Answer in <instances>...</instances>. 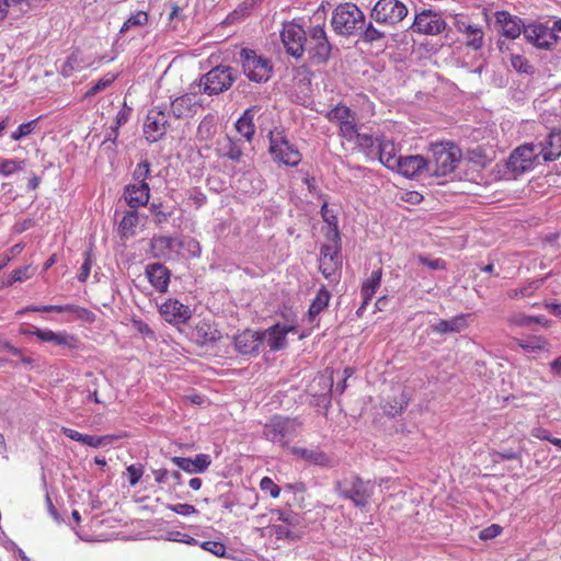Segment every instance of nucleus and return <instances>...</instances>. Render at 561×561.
<instances>
[{
  "label": "nucleus",
  "mask_w": 561,
  "mask_h": 561,
  "mask_svg": "<svg viewBox=\"0 0 561 561\" xmlns=\"http://www.w3.org/2000/svg\"><path fill=\"white\" fill-rule=\"evenodd\" d=\"M318 113L323 114L329 122L339 121L340 124L342 121H346L355 116V113L348 106L342 103H339L336 106L330 111H327L325 113H323V111H318Z\"/></svg>",
  "instance_id": "nucleus-38"
},
{
  "label": "nucleus",
  "mask_w": 561,
  "mask_h": 561,
  "mask_svg": "<svg viewBox=\"0 0 561 561\" xmlns=\"http://www.w3.org/2000/svg\"><path fill=\"white\" fill-rule=\"evenodd\" d=\"M91 264H92V262H91L90 253L85 251L84 252V262L82 263L80 273L78 274L79 282L83 283L87 280V278L90 275Z\"/></svg>",
  "instance_id": "nucleus-60"
},
{
  "label": "nucleus",
  "mask_w": 561,
  "mask_h": 561,
  "mask_svg": "<svg viewBox=\"0 0 561 561\" xmlns=\"http://www.w3.org/2000/svg\"><path fill=\"white\" fill-rule=\"evenodd\" d=\"M308 34L309 32H306L301 25L295 22L285 23L280 32V38L286 53L296 59L301 58Z\"/></svg>",
  "instance_id": "nucleus-10"
},
{
  "label": "nucleus",
  "mask_w": 561,
  "mask_h": 561,
  "mask_svg": "<svg viewBox=\"0 0 561 561\" xmlns=\"http://www.w3.org/2000/svg\"><path fill=\"white\" fill-rule=\"evenodd\" d=\"M34 274V270L31 266H22L11 272L9 275L5 286H11L15 282H24L28 278H31Z\"/></svg>",
  "instance_id": "nucleus-45"
},
{
  "label": "nucleus",
  "mask_w": 561,
  "mask_h": 561,
  "mask_svg": "<svg viewBox=\"0 0 561 561\" xmlns=\"http://www.w3.org/2000/svg\"><path fill=\"white\" fill-rule=\"evenodd\" d=\"M201 547L206 550V551H209L211 552L213 554L217 556V557H224L225 553H226V547L224 543L219 542V541H204Z\"/></svg>",
  "instance_id": "nucleus-56"
},
{
  "label": "nucleus",
  "mask_w": 561,
  "mask_h": 561,
  "mask_svg": "<svg viewBox=\"0 0 561 561\" xmlns=\"http://www.w3.org/2000/svg\"><path fill=\"white\" fill-rule=\"evenodd\" d=\"M237 77L238 71L234 68L219 65L201 77L198 87H203V92L208 95H217L227 91Z\"/></svg>",
  "instance_id": "nucleus-7"
},
{
  "label": "nucleus",
  "mask_w": 561,
  "mask_h": 561,
  "mask_svg": "<svg viewBox=\"0 0 561 561\" xmlns=\"http://www.w3.org/2000/svg\"><path fill=\"white\" fill-rule=\"evenodd\" d=\"M331 25L339 35H355L365 26V14L354 3H342L334 9Z\"/></svg>",
  "instance_id": "nucleus-4"
},
{
  "label": "nucleus",
  "mask_w": 561,
  "mask_h": 561,
  "mask_svg": "<svg viewBox=\"0 0 561 561\" xmlns=\"http://www.w3.org/2000/svg\"><path fill=\"white\" fill-rule=\"evenodd\" d=\"M123 199L130 207L129 210L138 211L140 206V186L138 184H128L125 187Z\"/></svg>",
  "instance_id": "nucleus-42"
},
{
  "label": "nucleus",
  "mask_w": 561,
  "mask_h": 561,
  "mask_svg": "<svg viewBox=\"0 0 561 561\" xmlns=\"http://www.w3.org/2000/svg\"><path fill=\"white\" fill-rule=\"evenodd\" d=\"M186 245L187 250L191 252L193 256H199L201 254V245L199 242L193 238H188L187 240H180L179 248Z\"/></svg>",
  "instance_id": "nucleus-61"
},
{
  "label": "nucleus",
  "mask_w": 561,
  "mask_h": 561,
  "mask_svg": "<svg viewBox=\"0 0 561 561\" xmlns=\"http://www.w3.org/2000/svg\"><path fill=\"white\" fill-rule=\"evenodd\" d=\"M543 161H556L561 157V129L552 128L546 139L536 145Z\"/></svg>",
  "instance_id": "nucleus-17"
},
{
  "label": "nucleus",
  "mask_w": 561,
  "mask_h": 561,
  "mask_svg": "<svg viewBox=\"0 0 561 561\" xmlns=\"http://www.w3.org/2000/svg\"><path fill=\"white\" fill-rule=\"evenodd\" d=\"M139 221L137 210H127L118 225V233L121 239L127 241L136 236V229Z\"/></svg>",
  "instance_id": "nucleus-34"
},
{
  "label": "nucleus",
  "mask_w": 561,
  "mask_h": 561,
  "mask_svg": "<svg viewBox=\"0 0 561 561\" xmlns=\"http://www.w3.org/2000/svg\"><path fill=\"white\" fill-rule=\"evenodd\" d=\"M142 195L146 196V201H142V207H147L150 215L152 216L153 221L157 225H162L168 221V219L172 215V209L170 206L164 205L160 201L150 202V188L149 185L142 180L141 184Z\"/></svg>",
  "instance_id": "nucleus-19"
},
{
  "label": "nucleus",
  "mask_w": 561,
  "mask_h": 561,
  "mask_svg": "<svg viewBox=\"0 0 561 561\" xmlns=\"http://www.w3.org/2000/svg\"><path fill=\"white\" fill-rule=\"evenodd\" d=\"M259 111V105H252L248 107L236 123V129L248 141L252 140L255 134L254 117Z\"/></svg>",
  "instance_id": "nucleus-26"
},
{
  "label": "nucleus",
  "mask_w": 561,
  "mask_h": 561,
  "mask_svg": "<svg viewBox=\"0 0 561 561\" xmlns=\"http://www.w3.org/2000/svg\"><path fill=\"white\" fill-rule=\"evenodd\" d=\"M193 337L198 345L204 346L219 341L220 333L209 321L203 320L196 324Z\"/></svg>",
  "instance_id": "nucleus-27"
},
{
  "label": "nucleus",
  "mask_w": 561,
  "mask_h": 561,
  "mask_svg": "<svg viewBox=\"0 0 561 561\" xmlns=\"http://www.w3.org/2000/svg\"><path fill=\"white\" fill-rule=\"evenodd\" d=\"M396 170L405 178H414L422 172H427L428 160L423 156L399 157Z\"/></svg>",
  "instance_id": "nucleus-20"
},
{
  "label": "nucleus",
  "mask_w": 561,
  "mask_h": 561,
  "mask_svg": "<svg viewBox=\"0 0 561 561\" xmlns=\"http://www.w3.org/2000/svg\"><path fill=\"white\" fill-rule=\"evenodd\" d=\"M523 454V449L519 448L517 450L514 449H503L501 451L494 453V461H503V460H516L520 459Z\"/></svg>",
  "instance_id": "nucleus-55"
},
{
  "label": "nucleus",
  "mask_w": 561,
  "mask_h": 561,
  "mask_svg": "<svg viewBox=\"0 0 561 561\" xmlns=\"http://www.w3.org/2000/svg\"><path fill=\"white\" fill-rule=\"evenodd\" d=\"M540 285L541 280H533L524 287L510 289L507 291V296L511 299H516L519 297H529L533 295L535 290H537L540 287Z\"/></svg>",
  "instance_id": "nucleus-44"
},
{
  "label": "nucleus",
  "mask_w": 561,
  "mask_h": 561,
  "mask_svg": "<svg viewBox=\"0 0 561 561\" xmlns=\"http://www.w3.org/2000/svg\"><path fill=\"white\" fill-rule=\"evenodd\" d=\"M28 334L35 335L43 342H51L56 345H68L73 346L75 339L67 333H56L50 330H41L38 328H34L32 331L27 332Z\"/></svg>",
  "instance_id": "nucleus-32"
},
{
  "label": "nucleus",
  "mask_w": 561,
  "mask_h": 561,
  "mask_svg": "<svg viewBox=\"0 0 561 561\" xmlns=\"http://www.w3.org/2000/svg\"><path fill=\"white\" fill-rule=\"evenodd\" d=\"M359 38L370 45H376L385 49L387 47V35L385 32L377 28L371 22L366 23L363 28H359Z\"/></svg>",
  "instance_id": "nucleus-31"
},
{
  "label": "nucleus",
  "mask_w": 561,
  "mask_h": 561,
  "mask_svg": "<svg viewBox=\"0 0 561 561\" xmlns=\"http://www.w3.org/2000/svg\"><path fill=\"white\" fill-rule=\"evenodd\" d=\"M340 265L339 252L331 245L323 244L320 250L319 268L325 278H330Z\"/></svg>",
  "instance_id": "nucleus-24"
},
{
  "label": "nucleus",
  "mask_w": 561,
  "mask_h": 561,
  "mask_svg": "<svg viewBox=\"0 0 561 561\" xmlns=\"http://www.w3.org/2000/svg\"><path fill=\"white\" fill-rule=\"evenodd\" d=\"M320 214L323 221L328 224L330 230L333 232L334 238L340 239L337 216L332 209L329 208L328 202H324L321 205Z\"/></svg>",
  "instance_id": "nucleus-43"
},
{
  "label": "nucleus",
  "mask_w": 561,
  "mask_h": 561,
  "mask_svg": "<svg viewBox=\"0 0 561 561\" xmlns=\"http://www.w3.org/2000/svg\"><path fill=\"white\" fill-rule=\"evenodd\" d=\"M496 23L502 27L505 37L516 39L524 34L527 24L517 15H512L507 11H497L495 13Z\"/></svg>",
  "instance_id": "nucleus-18"
},
{
  "label": "nucleus",
  "mask_w": 561,
  "mask_h": 561,
  "mask_svg": "<svg viewBox=\"0 0 561 561\" xmlns=\"http://www.w3.org/2000/svg\"><path fill=\"white\" fill-rule=\"evenodd\" d=\"M116 79L115 75L107 73L103 78H101L96 83H94L85 93L84 98H92L99 92L103 91L107 87H110Z\"/></svg>",
  "instance_id": "nucleus-47"
},
{
  "label": "nucleus",
  "mask_w": 561,
  "mask_h": 561,
  "mask_svg": "<svg viewBox=\"0 0 561 561\" xmlns=\"http://www.w3.org/2000/svg\"><path fill=\"white\" fill-rule=\"evenodd\" d=\"M38 121H39V117L32 119L27 123L21 124L18 127V129L11 134V139L16 141V140H20V139L33 134L37 126Z\"/></svg>",
  "instance_id": "nucleus-49"
},
{
  "label": "nucleus",
  "mask_w": 561,
  "mask_h": 561,
  "mask_svg": "<svg viewBox=\"0 0 561 561\" xmlns=\"http://www.w3.org/2000/svg\"><path fill=\"white\" fill-rule=\"evenodd\" d=\"M179 239L172 237H158L151 240V253L153 256L164 255L165 250L179 247Z\"/></svg>",
  "instance_id": "nucleus-37"
},
{
  "label": "nucleus",
  "mask_w": 561,
  "mask_h": 561,
  "mask_svg": "<svg viewBox=\"0 0 561 561\" xmlns=\"http://www.w3.org/2000/svg\"><path fill=\"white\" fill-rule=\"evenodd\" d=\"M539 153L534 144H524L515 148L510 154L506 165L515 175L531 170L538 160Z\"/></svg>",
  "instance_id": "nucleus-11"
},
{
  "label": "nucleus",
  "mask_w": 561,
  "mask_h": 561,
  "mask_svg": "<svg viewBox=\"0 0 561 561\" xmlns=\"http://www.w3.org/2000/svg\"><path fill=\"white\" fill-rule=\"evenodd\" d=\"M511 323L517 327H531L533 324L548 325L549 320L543 316H526L524 313H516L511 317Z\"/></svg>",
  "instance_id": "nucleus-41"
},
{
  "label": "nucleus",
  "mask_w": 561,
  "mask_h": 561,
  "mask_svg": "<svg viewBox=\"0 0 561 561\" xmlns=\"http://www.w3.org/2000/svg\"><path fill=\"white\" fill-rule=\"evenodd\" d=\"M81 69V65H80V61H79V55L77 53H72L68 58L67 60H65V62L62 64L61 68H60V73L68 78L70 76H72V73L77 70H80Z\"/></svg>",
  "instance_id": "nucleus-48"
},
{
  "label": "nucleus",
  "mask_w": 561,
  "mask_h": 561,
  "mask_svg": "<svg viewBox=\"0 0 561 561\" xmlns=\"http://www.w3.org/2000/svg\"><path fill=\"white\" fill-rule=\"evenodd\" d=\"M24 161L15 159H0V175L9 176L23 169Z\"/></svg>",
  "instance_id": "nucleus-46"
},
{
  "label": "nucleus",
  "mask_w": 561,
  "mask_h": 561,
  "mask_svg": "<svg viewBox=\"0 0 561 561\" xmlns=\"http://www.w3.org/2000/svg\"><path fill=\"white\" fill-rule=\"evenodd\" d=\"M276 513L278 515V520L285 523L286 526L295 527L300 525L302 520V517L298 513H295L293 511L277 510Z\"/></svg>",
  "instance_id": "nucleus-52"
},
{
  "label": "nucleus",
  "mask_w": 561,
  "mask_h": 561,
  "mask_svg": "<svg viewBox=\"0 0 561 561\" xmlns=\"http://www.w3.org/2000/svg\"><path fill=\"white\" fill-rule=\"evenodd\" d=\"M290 451L293 455H295L312 465L321 466V467H331L332 466L331 458L325 453L320 450L319 448L308 449V448H302V447H293L290 449Z\"/></svg>",
  "instance_id": "nucleus-29"
},
{
  "label": "nucleus",
  "mask_w": 561,
  "mask_h": 561,
  "mask_svg": "<svg viewBox=\"0 0 561 561\" xmlns=\"http://www.w3.org/2000/svg\"><path fill=\"white\" fill-rule=\"evenodd\" d=\"M172 462L181 470L188 473H201L208 469L211 463V459L207 454H198L194 459L186 457H173Z\"/></svg>",
  "instance_id": "nucleus-23"
},
{
  "label": "nucleus",
  "mask_w": 561,
  "mask_h": 561,
  "mask_svg": "<svg viewBox=\"0 0 561 561\" xmlns=\"http://www.w3.org/2000/svg\"><path fill=\"white\" fill-rule=\"evenodd\" d=\"M461 158L460 148L451 141L431 144L426 158L427 172L434 176H445L455 171Z\"/></svg>",
  "instance_id": "nucleus-1"
},
{
  "label": "nucleus",
  "mask_w": 561,
  "mask_h": 561,
  "mask_svg": "<svg viewBox=\"0 0 561 561\" xmlns=\"http://www.w3.org/2000/svg\"><path fill=\"white\" fill-rule=\"evenodd\" d=\"M308 35L305 51L309 54L310 61L313 65H325L331 57L332 46L324 27L317 25L309 31Z\"/></svg>",
  "instance_id": "nucleus-8"
},
{
  "label": "nucleus",
  "mask_w": 561,
  "mask_h": 561,
  "mask_svg": "<svg viewBox=\"0 0 561 561\" xmlns=\"http://www.w3.org/2000/svg\"><path fill=\"white\" fill-rule=\"evenodd\" d=\"M547 342L541 337H536L534 341L520 342L519 346L527 352H536L542 350Z\"/></svg>",
  "instance_id": "nucleus-59"
},
{
  "label": "nucleus",
  "mask_w": 561,
  "mask_h": 561,
  "mask_svg": "<svg viewBox=\"0 0 561 561\" xmlns=\"http://www.w3.org/2000/svg\"><path fill=\"white\" fill-rule=\"evenodd\" d=\"M270 146L268 152L274 161L288 167H296L301 161V153L298 148L289 141L283 128L275 127L267 135Z\"/></svg>",
  "instance_id": "nucleus-5"
},
{
  "label": "nucleus",
  "mask_w": 561,
  "mask_h": 561,
  "mask_svg": "<svg viewBox=\"0 0 561 561\" xmlns=\"http://www.w3.org/2000/svg\"><path fill=\"white\" fill-rule=\"evenodd\" d=\"M113 439V436L105 435V436H95V435H87L84 434L82 438V444L87 446H91L94 448H99L102 446L107 445Z\"/></svg>",
  "instance_id": "nucleus-53"
},
{
  "label": "nucleus",
  "mask_w": 561,
  "mask_h": 561,
  "mask_svg": "<svg viewBox=\"0 0 561 561\" xmlns=\"http://www.w3.org/2000/svg\"><path fill=\"white\" fill-rule=\"evenodd\" d=\"M408 12L407 5L399 0H378L370 11V18L378 24L396 25Z\"/></svg>",
  "instance_id": "nucleus-9"
},
{
  "label": "nucleus",
  "mask_w": 561,
  "mask_h": 561,
  "mask_svg": "<svg viewBox=\"0 0 561 561\" xmlns=\"http://www.w3.org/2000/svg\"><path fill=\"white\" fill-rule=\"evenodd\" d=\"M222 157H226L234 162H239L243 152L238 140H233L230 137H226L225 142L220 148Z\"/></svg>",
  "instance_id": "nucleus-40"
},
{
  "label": "nucleus",
  "mask_w": 561,
  "mask_h": 561,
  "mask_svg": "<svg viewBox=\"0 0 561 561\" xmlns=\"http://www.w3.org/2000/svg\"><path fill=\"white\" fill-rule=\"evenodd\" d=\"M65 307L68 308L65 312H72L77 316V318L83 321L91 323L95 319V314L87 308L79 307L76 305H65Z\"/></svg>",
  "instance_id": "nucleus-54"
},
{
  "label": "nucleus",
  "mask_w": 561,
  "mask_h": 561,
  "mask_svg": "<svg viewBox=\"0 0 561 561\" xmlns=\"http://www.w3.org/2000/svg\"><path fill=\"white\" fill-rule=\"evenodd\" d=\"M352 119L342 121L340 124V136L343 138H346L348 140H352L356 137L358 130L355 123V116L351 117Z\"/></svg>",
  "instance_id": "nucleus-51"
},
{
  "label": "nucleus",
  "mask_w": 561,
  "mask_h": 561,
  "mask_svg": "<svg viewBox=\"0 0 561 561\" xmlns=\"http://www.w3.org/2000/svg\"><path fill=\"white\" fill-rule=\"evenodd\" d=\"M409 403V397L404 392H401L399 396L393 397L391 400L387 401L382 405V410L385 414L388 416L394 417L403 412Z\"/></svg>",
  "instance_id": "nucleus-36"
},
{
  "label": "nucleus",
  "mask_w": 561,
  "mask_h": 561,
  "mask_svg": "<svg viewBox=\"0 0 561 561\" xmlns=\"http://www.w3.org/2000/svg\"><path fill=\"white\" fill-rule=\"evenodd\" d=\"M260 488L262 491H268L271 496L276 499L279 496L280 488L274 483V481L268 478L264 477L260 482Z\"/></svg>",
  "instance_id": "nucleus-58"
},
{
  "label": "nucleus",
  "mask_w": 561,
  "mask_h": 561,
  "mask_svg": "<svg viewBox=\"0 0 561 561\" xmlns=\"http://www.w3.org/2000/svg\"><path fill=\"white\" fill-rule=\"evenodd\" d=\"M468 325L465 314L453 317L449 320L440 319L438 322L431 324L430 330L433 333L449 334L459 333Z\"/></svg>",
  "instance_id": "nucleus-25"
},
{
  "label": "nucleus",
  "mask_w": 561,
  "mask_h": 561,
  "mask_svg": "<svg viewBox=\"0 0 561 561\" xmlns=\"http://www.w3.org/2000/svg\"><path fill=\"white\" fill-rule=\"evenodd\" d=\"M170 510L183 516L198 513V511L193 505L186 503L170 505Z\"/></svg>",
  "instance_id": "nucleus-63"
},
{
  "label": "nucleus",
  "mask_w": 561,
  "mask_h": 561,
  "mask_svg": "<svg viewBox=\"0 0 561 561\" xmlns=\"http://www.w3.org/2000/svg\"><path fill=\"white\" fill-rule=\"evenodd\" d=\"M202 107V102L196 93H185L171 102V111L178 118L188 116L197 112Z\"/></svg>",
  "instance_id": "nucleus-21"
},
{
  "label": "nucleus",
  "mask_w": 561,
  "mask_h": 561,
  "mask_svg": "<svg viewBox=\"0 0 561 561\" xmlns=\"http://www.w3.org/2000/svg\"><path fill=\"white\" fill-rule=\"evenodd\" d=\"M333 489L339 497L352 502L355 507L363 508L374 493V483L362 479L356 473H350L336 480Z\"/></svg>",
  "instance_id": "nucleus-2"
},
{
  "label": "nucleus",
  "mask_w": 561,
  "mask_h": 561,
  "mask_svg": "<svg viewBox=\"0 0 561 561\" xmlns=\"http://www.w3.org/2000/svg\"><path fill=\"white\" fill-rule=\"evenodd\" d=\"M417 260L422 265L433 271L446 268V262L442 259H428L427 256L419 255Z\"/></svg>",
  "instance_id": "nucleus-57"
},
{
  "label": "nucleus",
  "mask_w": 561,
  "mask_h": 561,
  "mask_svg": "<svg viewBox=\"0 0 561 561\" xmlns=\"http://www.w3.org/2000/svg\"><path fill=\"white\" fill-rule=\"evenodd\" d=\"M239 61L245 77L253 82H267L273 73V65L271 59L256 55L249 48H242L239 53Z\"/></svg>",
  "instance_id": "nucleus-6"
},
{
  "label": "nucleus",
  "mask_w": 561,
  "mask_h": 561,
  "mask_svg": "<svg viewBox=\"0 0 561 561\" xmlns=\"http://www.w3.org/2000/svg\"><path fill=\"white\" fill-rule=\"evenodd\" d=\"M274 528H275V534H276L277 538H286V539H291V540H296V539L300 538L299 535L291 531L288 528V526L276 525V526H274Z\"/></svg>",
  "instance_id": "nucleus-62"
},
{
  "label": "nucleus",
  "mask_w": 561,
  "mask_h": 561,
  "mask_svg": "<svg viewBox=\"0 0 561 561\" xmlns=\"http://www.w3.org/2000/svg\"><path fill=\"white\" fill-rule=\"evenodd\" d=\"M291 330V328L280 327L279 324H275L262 334V342L266 340L270 348L272 351H279L286 346V334Z\"/></svg>",
  "instance_id": "nucleus-28"
},
{
  "label": "nucleus",
  "mask_w": 561,
  "mask_h": 561,
  "mask_svg": "<svg viewBox=\"0 0 561 561\" xmlns=\"http://www.w3.org/2000/svg\"><path fill=\"white\" fill-rule=\"evenodd\" d=\"M159 311L163 319L172 324L186 323L192 317L190 307L178 299H168L159 307Z\"/></svg>",
  "instance_id": "nucleus-15"
},
{
  "label": "nucleus",
  "mask_w": 561,
  "mask_h": 561,
  "mask_svg": "<svg viewBox=\"0 0 561 561\" xmlns=\"http://www.w3.org/2000/svg\"><path fill=\"white\" fill-rule=\"evenodd\" d=\"M146 276L159 293H165L170 282V271L162 263H151L146 266Z\"/></svg>",
  "instance_id": "nucleus-22"
},
{
  "label": "nucleus",
  "mask_w": 561,
  "mask_h": 561,
  "mask_svg": "<svg viewBox=\"0 0 561 561\" xmlns=\"http://www.w3.org/2000/svg\"><path fill=\"white\" fill-rule=\"evenodd\" d=\"M502 533V527L500 525L493 524L480 533V538L482 540L493 539L497 537Z\"/></svg>",
  "instance_id": "nucleus-64"
},
{
  "label": "nucleus",
  "mask_w": 561,
  "mask_h": 561,
  "mask_svg": "<svg viewBox=\"0 0 561 561\" xmlns=\"http://www.w3.org/2000/svg\"><path fill=\"white\" fill-rule=\"evenodd\" d=\"M167 108V106H156L149 111L142 128V133L148 141L154 142L165 135L168 124Z\"/></svg>",
  "instance_id": "nucleus-14"
},
{
  "label": "nucleus",
  "mask_w": 561,
  "mask_h": 561,
  "mask_svg": "<svg viewBox=\"0 0 561 561\" xmlns=\"http://www.w3.org/2000/svg\"><path fill=\"white\" fill-rule=\"evenodd\" d=\"M301 426L302 422L298 417L276 414L264 424L262 435L265 439L285 448L298 436Z\"/></svg>",
  "instance_id": "nucleus-3"
},
{
  "label": "nucleus",
  "mask_w": 561,
  "mask_h": 561,
  "mask_svg": "<svg viewBox=\"0 0 561 561\" xmlns=\"http://www.w3.org/2000/svg\"><path fill=\"white\" fill-rule=\"evenodd\" d=\"M455 26L458 30V32L468 35V47L478 50L483 46V32L480 27L471 25L470 23L461 19L456 20Z\"/></svg>",
  "instance_id": "nucleus-30"
},
{
  "label": "nucleus",
  "mask_w": 561,
  "mask_h": 561,
  "mask_svg": "<svg viewBox=\"0 0 561 561\" xmlns=\"http://www.w3.org/2000/svg\"><path fill=\"white\" fill-rule=\"evenodd\" d=\"M524 37L527 43L543 50H551L559 39V36L554 33L553 25L549 27L540 22L527 24L524 30Z\"/></svg>",
  "instance_id": "nucleus-12"
},
{
  "label": "nucleus",
  "mask_w": 561,
  "mask_h": 561,
  "mask_svg": "<svg viewBox=\"0 0 561 561\" xmlns=\"http://www.w3.org/2000/svg\"><path fill=\"white\" fill-rule=\"evenodd\" d=\"M511 65L519 73H527V75L534 73V67L522 55H514L513 54L511 56Z\"/></svg>",
  "instance_id": "nucleus-50"
},
{
  "label": "nucleus",
  "mask_w": 561,
  "mask_h": 561,
  "mask_svg": "<svg viewBox=\"0 0 561 561\" xmlns=\"http://www.w3.org/2000/svg\"><path fill=\"white\" fill-rule=\"evenodd\" d=\"M382 270L373 271L370 277L362 286V295L366 300H370L376 294L381 283Z\"/></svg>",
  "instance_id": "nucleus-39"
},
{
  "label": "nucleus",
  "mask_w": 561,
  "mask_h": 561,
  "mask_svg": "<svg viewBox=\"0 0 561 561\" xmlns=\"http://www.w3.org/2000/svg\"><path fill=\"white\" fill-rule=\"evenodd\" d=\"M331 293L324 285L318 290L316 298L312 300L308 314L310 319H314L322 310H324L330 301Z\"/></svg>",
  "instance_id": "nucleus-35"
},
{
  "label": "nucleus",
  "mask_w": 561,
  "mask_h": 561,
  "mask_svg": "<svg viewBox=\"0 0 561 561\" xmlns=\"http://www.w3.org/2000/svg\"><path fill=\"white\" fill-rule=\"evenodd\" d=\"M379 161L388 169L396 170L399 157L394 152V144L390 140H379L377 151Z\"/></svg>",
  "instance_id": "nucleus-33"
},
{
  "label": "nucleus",
  "mask_w": 561,
  "mask_h": 561,
  "mask_svg": "<svg viewBox=\"0 0 561 561\" xmlns=\"http://www.w3.org/2000/svg\"><path fill=\"white\" fill-rule=\"evenodd\" d=\"M262 344V334L261 332L253 330H244L243 332L237 334L233 337V345L237 352L241 355H252L255 356L260 352V346Z\"/></svg>",
  "instance_id": "nucleus-16"
},
{
  "label": "nucleus",
  "mask_w": 561,
  "mask_h": 561,
  "mask_svg": "<svg viewBox=\"0 0 561 561\" xmlns=\"http://www.w3.org/2000/svg\"><path fill=\"white\" fill-rule=\"evenodd\" d=\"M446 26L439 12L426 9L415 15L411 27L421 34L437 35L445 31Z\"/></svg>",
  "instance_id": "nucleus-13"
}]
</instances>
